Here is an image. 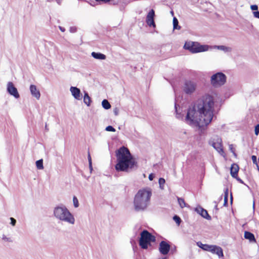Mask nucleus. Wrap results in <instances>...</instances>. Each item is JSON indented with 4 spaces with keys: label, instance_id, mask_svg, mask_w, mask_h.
Here are the masks:
<instances>
[{
    "label": "nucleus",
    "instance_id": "obj_39",
    "mask_svg": "<svg viewBox=\"0 0 259 259\" xmlns=\"http://www.w3.org/2000/svg\"><path fill=\"white\" fill-rule=\"evenodd\" d=\"M148 178L150 181H152L154 178V175L153 174H151L149 175Z\"/></svg>",
    "mask_w": 259,
    "mask_h": 259
},
{
    "label": "nucleus",
    "instance_id": "obj_15",
    "mask_svg": "<svg viewBox=\"0 0 259 259\" xmlns=\"http://www.w3.org/2000/svg\"><path fill=\"white\" fill-rule=\"evenodd\" d=\"M29 89L31 95L37 100H39L40 97V93L36 86L34 84H31Z\"/></svg>",
    "mask_w": 259,
    "mask_h": 259
},
{
    "label": "nucleus",
    "instance_id": "obj_9",
    "mask_svg": "<svg viewBox=\"0 0 259 259\" xmlns=\"http://www.w3.org/2000/svg\"><path fill=\"white\" fill-rule=\"evenodd\" d=\"M7 91L10 95L16 99L19 98L20 95L16 88L12 82H8L7 84Z\"/></svg>",
    "mask_w": 259,
    "mask_h": 259
},
{
    "label": "nucleus",
    "instance_id": "obj_30",
    "mask_svg": "<svg viewBox=\"0 0 259 259\" xmlns=\"http://www.w3.org/2000/svg\"><path fill=\"white\" fill-rule=\"evenodd\" d=\"M229 194L228 189H226L225 192L224 201L225 204L227 203V199Z\"/></svg>",
    "mask_w": 259,
    "mask_h": 259
},
{
    "label": "nucleus",
    "instance_id": "obj_4",
    "mask_svg": "<svg viewBox=\"0 0 259 259\" xmlns=\"http://www.w3.org/2000/svg\"><path fill=\"white\" fill-rule=\"evenodd\" d=\"M53 215L58 220L73 225L75 223L74 215L65 206H56L53 210Z\"/></svg>",
    "mask_w": 259,
    "mask_h": 259
},
{
    "label": "nucleus",
    "instance_id": "obj_8",
    "mask_svg": "<svg viewBox=\"0 0 259 259\" xmlns=\"http://www.w3.org/2000/svg\"><path fill=\"white\" fill-rule=\"evenodd\" d=\"M211 145L221 155L225 157V153L223 149L222 141L220 138H217L214 140Z\"/></svg>",
    "mask_w": 259,
    "mask_h": 259
},
{
    "label": "nucleus",
    "instance_id": "obj_45",
    "mask_svg": "<svg viewBox=\"0 0 259 259\" xmlns=\"http://www.w3.org/2000/svg\"><path fill=\"white\" fill-rule=\"evenodd\" d=\"M158 259H167L166 257H162V258H158Z\"/></svg>",
    "mask_w": 259,
    "mask_h": 259
},
{
    "label": "nucleus",
    "instance_id": "obj_19",
    "mask_svg": "<svg viewBox=\"0 0 259 259\" xmlns=\"http://www.w3.org/2000/svg\"><path fill=\"white\" fill-rule=\"evenodd\" d=\"M92 56L97 60H105L106 59V56L103 54L101 53H96L93 52L91 54Z\"/></svg>",
    "mask_w": 259,
    "mask_h": 259
},
{
    "label": "nucleus",
    "instance_id": "obj_32",
    "mask_svg": "<svg viewBox=\"0 0 259 259\" xmlns=\"http://www.w3.org/2000/svg\"><path fill=\"white\" fill-rule=\"evenodd\" d=\"M174 220L178 225L180 224V222H181V219L179 217L175 215L174 217Z\"/></svg>",
    "mask_w": 259,
    "mask_h": 259
},
{
    "label": "nucleus",
    "instance_id": "obj_41",
    "mask_svg": "<svg viewBox=\"0 0 259 259\" xmlns=\"http://www.w3.org/2000/svg\"><path fill=\"white\" fill-rule=\"evenodd\" d=\"M88 160H89V164L92 163V159H91V155H90V154H88Z\"/></svg>",
    "mask_w": 259,
    "mask_h": 259
},
{
    "label": "nucleus",
    "instance_id": "obj_6",
    "mask_svg": "<svg viewBox=\"0 0 259 259\" xmlns=\"http://www.w3.org/2000/svg\"><path fill=\"white\" fill-rule=\"evenodd\" d=\"M155 241V237L146 230L142 231L139 240V245L143 249H147L151 243Z\"/></svg>",
    "mask_w": 259,
    "mask_h": 259
},
{
    "label": "nucleus",
    "instance_id": "obj_24",
    "mask_svg": "<svg viewBox=\"0 0 259 259\" xmlns=\"http://www.w3.org/2000/svg\"><path fill=\"white\" fill-rule=\"evenodd\" d=\"M36 166L37 169H44L43 160L42 159H39L36 161Z\"/></svg>",
    "mask_w": 259,
    "mask_h": 259
},
{
    "label": "nucleus",
    "instance_id": "obj_18",
    "mask_svg": "<svg viewBox=\"0 0 259 259\" xmlns=\"http://www.w3.org/2000/svg\"><path fill=\"white\" fill-rule=\"evenodd\" d=\"M239 170V166L236 164H233L231 168V175L233 178H236L238 171Z\"/></svg>",
    "mask_w": 259,
    "mask_h": 259
},
{
    "label": "nucleus",
    "instance_id": "obj_38",
    "mask_svg": "<svg viewBox=\"0 0 259 259\" xmlns=\"http://www.w3.org/2000/svg\"><path fill=\"white\" fill-rule=\"evenodd\" d=\"M251 158H252V160L254 164H257V159H256V157L255 156H254V155H253V156H252Z\"/></svg>",
    "mask_w": 259,
    "mask_h": 259
},
{
    "label": "nucleus",
    "instance_id": "obj_44",
    "mask_svg": "<svg viewBox=\"0 0 259 259\" xmlns=\"http://www.w3.org/2000/svg\"><path fill=\"white\" fill-rule=\"evenodd\" d=\"M170 14H171L172 16L174 15V12L173 11H171L170 12Z\"/></svg>",
    "mask_w": 259,
    "mask_h": 259
},
{
    "label": "nucleus",
    "instance_id": "obj_29",
    "mask_svg": "<svg viewBox=\"0 0 259 259\" xmlns=\"http://www.w3.org/2000/svg\"><path fill=\"white\" fill-rule=\"evenodd\" d=\"M106 131L108 132H115V129L111 125H109L106 127Z\"/></svg>",
    "mask_w": 259,
    "mask_h": 259
},
{
    "label": "nucleus",
    "instance_id": "obj_43",
    "mask_svg": "<svg viewBox=\"0 0 259 259\" xmlns=\"http://www.w3.org/2000/svg\"><path fill=\"white\" fill-rule=\"evenodd\" d=\"M89 167H90V169L91 171H92L93 170V167H92V163L89 164Z\"/></svg>",
    "mask_w": 259,
    "mask_h": 259
},
{
    "label": "nucleus",
    "instance_id": "obj_17",
    "mask_svg": "<svg viewBox=\"0 0 259 259\" xmlns=\"http://www.w3.org/2000/svg\"><path fill=\"white\" fill-rule=\"evenodd\" d=\"M211 47H212V49H217L219 50L223 51L225 53H230V52H232V49L231 47L226 46H223V45L214 46H211Z\"/></svg>",
    "mask_w": 259,
    "mask_h": 259
},
{
    "label": "nucleus",
    "instance_id": "obj_34",
    "mask_svg": "<svg viewBox=\"0 0 259 259\" xmlns=\"http://www.w3.org/2000/svg\"><path fill=\"white\" fill-rule=\"evenodd\" d=\"M254 132L255 135L257 136L259 134V124L255 126Z\"/></svg>",
    "mask_w": 259,
    "mask_h": 259
},
{
    "label": "nucleus",
    "instance_id": "obj_25",
    "mask_svg": "<svg viewBox=\"0 0 259 259\" xmlns=\"http://www.w3.org/2000/svg\"><path fill=\"white\" fill-rule=\"evenodd\" d=\"M179 22L178 19L176 17H174L173 18V26L174 29H180V27L179 26Z\"/></svg>",
    "mask_w": 259,
    "mask_h": 259
},
{
    "label": "nucleus",
    "instance_id": "obj_31",
    "mask_svg": "<svg viewBox=\"0 0 259 259\" xmlns=\"http://www.w3.org/2000/svg\"><path fill=\"white\" fill-rule=\"evenodd\" d=\"M250 9L253 11H257L258 6L256 5H253L250 6Z\"/></svg>",
    "mask_w": 259,
    "mask_h": 259
},
{
    "label": "nucleus",
    "instance_id": "obj_22",
    "mask_svg": "<svg viewBox=\"0 0 259 259\" xmlns=\"http://www.w3.org/2000/svg\"><path fill=\"white\" fill-rule=\"evenodd\" d=\"M244 237L245 239H248L250 241L255 240L254 236L253 234L250 232L245 231L244 233Z\"/></svg>",
    "mask_w": 259,
    "mask_h": 259
},
{
    "label": "nucleus",
    "instance_id": "obj_1",
    "mask_svg": "<svg viewBox=\"0 0 259 259\" xmlns=\"http://www.w3.org/2000/svg\"><path fill=\"white\" fill-rule=\"evenodd\" d=\"M213 97L206 95L198 103L189 108L185 122L191 126L201 128L208 125L213 117Z\"/></svg>",
    "mask_w": 259,
    "mask_h": 259
},
{
    "label": "nucleus",
    "instance_id": "obj_27",
    "mask_svg": "<svg viewBox=\"0 0 259 259\" xmlns=\"http://www.w3.org/2000/svg\"><path fill=\"white\" fill-rule=\"evenodd\" d=\"M72 201L74 207L75 208L78 207L79 204L77 198L76 196H74L73 197Z\"/></svg>",
    "mask_w": 259,
    "mask_h": 259
},
{
    "label": "nucleus",
    "instance_id": "obj_36",
    "mask_svg": "<svg viewBox=\"0 0 259 259\" xmlns=\"http://www.w3.org/2000/svg\"><path fill=\"white\" fill-rule=\"evenodd\" d=\"M229 149L230 150V151L233 153V154L235 156H236L235 153V150H234V149L233 148V146L232 145H229Z\"/></svg>",
    "mask_w": 259,
    "mask_h": 259
},
{
    "label": "nucleus",
    "instance_id": "obj_47",
    "mask_svg": "<svg viewBox=\"0 0 259 259\" xmlns=\"http://www.w3.org/2000/svg\"><path fill=\"white\" fill-rule=\"evenodd\" d=\"M115 114L116 115H117V111H115Z\"/></svg>",
    "mask_w": 259,
    "mask_h": 259
},
{
    "label": "nucleus",
    "instance_id": "obj_14",
    "mask_svg": "<svg viewBox=\"0 0 259 259\" xmlns=\"http://www.w3.org/2000/svg\"><path fill=\"white\" fill-rule=\"evenodd\" d=\"M210 252L213 254H217L219 257H223L224 256L223 249L220 246L212 245Z\"/></svg>",
    "mask_w": 259,
    "mask_h": 259
},
{
    "label": "nucleus",
    "instance_id": "obj_26",
    "mask_svg": "<svg viewBox=\"0 0 259 259\" xmlns=\"http://www.w3.org/2000/svg\"><path fill=\"white\" fill-rule=\"evenodd\" d=\"M165 183V181L163 178H160L158 181V183L159 185V188L161 190L164 189V185Z\"/></svg>",
    "mask_w": 259,
    "mask_h": 259
},
{
    "label": "nucleus",
    "instance_id": "obj_21",
    "mask_svg": "<svg viewBox=\"0 0 259 259\" xmlns=\"http://www.w3.org/2000/svg\"><path fill=\"white\" fill-rule=\"evenodd\" d=\"M197 245L198 246H199L200 248L202 249L203 250L205 251H210L211 246L212 245H208V244H204L202 243L201 242H197Z\"/></svg>",
    "mask_w": 259,
    "mask_h": 259
},
{
    "label": "nucleus",
    "instance_id": "obj_13",
    "mask_svg": "<svg viewBox=\"0 0 259 259\" xmlns=\"http://www.w3.org/2000/svg\"><path fill=\"white\" fill-rule=\"evenodd\" d=\"M159 251L162 254H166L169 251L170 246L165 241H161L159 245Z\"/></svg>",
    "mask_w": 259,
    "mask_h": 259
},
{
    "label": "nucleus",
    "instance_id": "obj_46",
    "mask_svg": "<svg viewBox=\"0 0 259 259\" xmlns=\"http://www.w3.org/2000/svg\"><path fill=\"white\" fill-rule=\"evenodd\" d=\"M115 114L116 115H117V111H115Z\"/></svg>",
    "mask_w": 259,
    "mask_h": 259
},
{
    "label": "nucleus",
    "instance_id": "obj_28",
    "mask_svg": "<svg viewBox=\"0 0 259 259\" xmlns=\"http://www.w3.org/2000/svg\"><path fill=\"white\" fill-rule=\"evenodd\" d=\"M178 200L181 208H184L186 206V203L183 199L179 198Z\"/></svg>",
    "mask_w": 259,
    "mask_h": 259
},
{
    "label": "nucleus",
    "instance_id": "obj_12",
    "mask_svg": "<svg viewBox=\"0 0 259 259\" xmlns=\"http://www.w3.org/2000/svg\"><path fill=\"white\" fill-rule=\"evenodd\" d=\"M196 89V84L191 81H187L185 83L184 91L187 94H191Z\"/></svg>",
    "mask_w": 259,
    "mask_h": 259
},
{
    "label": "nucleus",
    "instance_id": "obj_5",
    "mask_svg": "<svg viewBox=\"0 0 259 259\" xmlns=\"http://www.w3.org/2000/svg\"><path fill=\"white\" fill-rule=\"evenodd\" d=\"M183 48L184 49L188 50L193 54L207 52L212 49L211 46L201 45L198 42L192 41H186Z\"/></svg>",
    "mask_w": 259,
    "mask_h": 259
},
{
    "label": "nucleus",
    "instance_id": "obj_42",
    "mask_svg": "<svg viewBox=\"0 0 259 259\" xmlns=\"http://www.w3.org/2000/svg\"><path fill=\"white\" fill-rule=\"evenodd\" d=\"M59 29L62 31V32H64L65 29L64 28L61 27V26H59Z\"/></svg>",
    "mask_w": 259,
    "mask_h": 259
},
{
    "label": "nucleus",
    "instance_id": "obj_33",
    "mask_svg": "<svg viewBox=\"0 0 259 259\" xmlns=\"http://www.w3.org/2000/svg\"><path fill=\"white\" fill-rule=\"evenodd\" d=\"M10 220L11 221L10 224H11V225L12 226H15L16 223V220L13 218H10Z\"/></svg>",
    "mask_w": 259,
    "mask_h": 259
},
{
    "label": "nucleus",
    "instance_id": "obj_20",
    "mask_svg": "<svg viewBox=\"0 0 259 259\" xmlns=\"http://www.w3.org/2000/svg\"><path fill=\"white\" fill-rule=\"evenodd\" d=\"M83 103L88 107L91 105L92 103L91 98L86 92H84L83 94Z\"/></svg>",
    "mask_w": 259,
    "mask_h": 259
},
{
    "label": "nucleus",
    "instance_id": "obj_11",
    "mask_svg": "<svg viewBox=\"0 0 259 259\" xmlns=\"http://www.w3.org/2000/svg\"><path fill=\"white\" fill-rule=\"evenodd\" d=\"M69 91L72 96L76 100H81L82 99V94L80 89L76 87L71 86Z\"/></svg>",
    "mask_w": 259,
    "mask_h": 259
},
{
    "label": "nucleus",
    "instance_id": "obj_23",
    "mask_svg": "<svg viewBox=\"0 0 259 259\" xmlns=\"http://www.w3.org/2000/svg\"><path fill=\"white\" fill-rule=\"evenodd\" d=\"M102 106L105 109H109L111 108V105L109 102L106 99H104L102 102Z\"/></svg>",
    "mask_w": 259,
    "mask_h": 259
},
{
    "label": "nucleus",
    "instance_id": "obj_10",
    "mask_svg": "<svg viewBox=\"0 0 259 259\" xmlns=\"http://www.w3.org/2000/svg\"><path fill=\"white\" fill-rule=\"evenodd\" d=\"M154 16L155 12L153 9H152L148 12L146 19V23L149 27H152L153 28H155L156 27L154 20Z\"/></svg>",
    "mask_w": 259,
    "mask_h": 259
},
{
    "label": "nucleus",
    "instance_id": "obj_40",
    "mask_svg": "<svg viewBox=\"0 0 259 259\" xmlns=\"http://www.w3.org/2000/svg\"><path fill=\"white\" fill-rule=\"evenodd\" d=\"M175 108H176V112L177 113V117L178 118H181V116L178 114V111L177 107H176V106H175Z\"/></svg>",
    "mask_w": 259,
    "mask_h": 259
},
{
    "label": "nucleus",
    "instance_id": "obj_2",
    "mask_svg": "<svg viewBox=\"0 0 259 259\" xmlns=\"http://www.w3.org/2000/svg\"><path fill=\"white\" fill-rule=\"evenodd\" d=\"M117 163L115 168L117 171L128 172L137 166V162L130 150L124 146L116 151Z\"/></svg>",
    "mask_w": 259,
    "mask_h": 259
},
{
    "label": "nucleus",
    "instance_id": "obj_35",
    "mask_svg": "<svg viewBox=\"0 0 259 259\" xmlns=\"http://www.w3.org/2000/svg\"><path fill=\"white\" fill-rule=\"evenodd\" d=\"M253 17L259 19V11H254L252 12Z\"/></svg>",
    "mask_w": 259,
    "mask_h": 259
},
{
    "label": "nucleus",
    "instance_id": "obj_37",
    "mask_svg": "<svg viewBox=\"0 0 259 259\" xmlns=\"http://www.w3.org/2000/svg\"><path fill=\"white\" fill-rule=\"evenodd\" d=\"M77 29L75 27H71L70 28V31L71 33H74L76 31Z\"/></svg>",
    "mask_w": 259,
    "mask_h": 259
},
{
    "label": "nucleus",
    "instance_id": "obj_16",
    "mask_svg": "<svg viewBox=\"0 0 259 259\" xmlns=\"http://www.w3.org/2000/svg\"><path fill=\"white\" fill-rule=\"evenodd\" d=\"M195 210L204 218L207 220H210L211 219L210 217L208 214L207 211L202 207L198 206L195 208Z\"/></svg>",
    "mask_w": 259,
    "mask_h": 259
},
{
    "label": "nucleus",
    "instance_id": "obj_3",
    "mask_svg": "<svg viewBox=\"0 0 259 259\" xmlns=\"http://www.w3.org/2000/svg\"><path fill=\"white\" fill-rule=\"evenodd\" d=\"M152 195V189L149 187L139 189L134 199V207L137 211L145 210L150 204Z\"/></svg>",
    "mask_w": 259,
    "mask_h": 259
},
{
    "label": "nucleus",
    "instance_id": "obj_7",
    "mask_svg": "<svg viewBox=\"0 0 259 259\" xmlns=\"http://www.w3.org/2000/svg\"><path fill=\"white\" fill-rule=\"evenodd\" d=\"M226 76L222 72H217L210 77V82L214 88H219L226 82Z\"/></svg>",
    "mask_w": 259,
    "mask_h": 259
}]
</instances>
